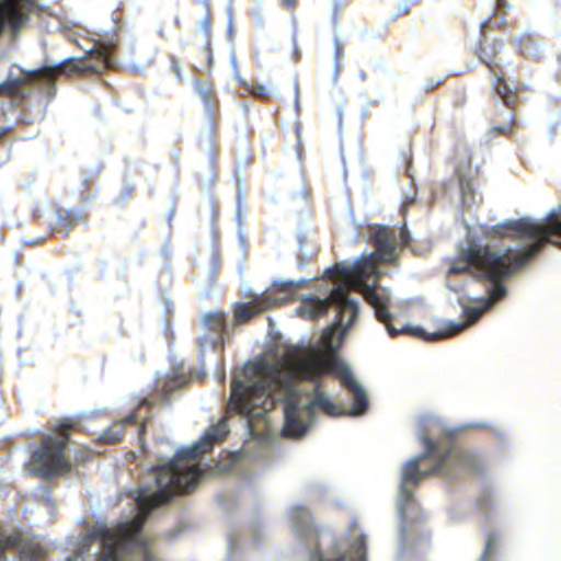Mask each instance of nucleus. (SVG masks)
Instances as JSON below:
<instances>
[{"instance_id": "3", "label": "nucleus", "mask_w": 561, "mask_h": 561, "mask_svg": "<svg viewBox=\"0 0 561 561\" xmlns=\"http://www.w3.org/2000/svg\"><path fill=\"white\" fill-rule=\"evenodd\" d=\"M291 531L297 542V553L309 561H367L366 537L357 534L358 524L353 522L344 543L329 533H319L312 513L304 504L291 506L288 512Z\"/></svg>"}, {"instance_id": "20", "label": "nucleus", "mask_w": 561, "mask_h": 561, "mask_svg": "<svg viewBox=\"0 0 561 561\" xmlns=\"http://www.w3.org/2000/svg\"><path fill=\"white\" fill-rule=\"evenodd\" d=\"M204 105V112L207 119V123L210 128H213L216 124V105L215 100L211 95L202 100Z\"/></svg>"}, {"instance_id": "52", "label": "nucleus", "mask_w": 561, "mask_h": 561, "mask_svg": "<svg viewBox=\"0 0 561 561\" xmlns=\"http://www.w3.org/2000/svg\"><path fill=\"white\" fill-rule=\"evenodd\" d=\"M255 2H260V0H254Z\"/></svg>"}, {"instance_id": "51", "label": "nucleus", "mask_w": 561, "mask_h": 561, "mask_svg": "<svg viewBox=\"0 0 561 561\" xmlns=\"http://www.w3.org/2000/svg\"><path fill=\"white\" fill-rule=\"evenodd\" d=\"M141 448H142V454H144V453H145V450H146V447H145V443H144V442H142Z\"/></svg>"}, {"instance_id": "7", "label": "nucleus", "mask_w": 561, "mask_h": 561, "mask_svg": "<svg viewBox=\"0 0 561 561\" xmlns=\"http://www.w3.org/2000/svg\"><path fill=\"white\" fill-rule=\"evenodd\" d=\"M248 535L232 533L227 539L226 561H239L244 553V547L248 541L254 547L259 545L262 538L261 524L257 518L252 519L247 526Z\"/></svg>"}, {"instance_id": "35", "label": "nucleus", "mask_w": 561, "mask_h": 561, "mask_svg": "<svg viewBox=\"0 0 561 561\" xmlns=\"http://www.w3.org/2000/svg\"><path fill=\"white\" fill-rule=\"evenodd\" d=\"M400 238L403 245H408L410 242L409 232L405 228L400 229Z\"/></svg>"}, {"instance_id": "39", "label": "nucleus", "mask_w": 561, "mask_h": 561, "mask_svg": "<svg viewBox=\"0 0 561 561\" xmlns=\"http://www.w3.org/2000/svg\"><path fill=\"white\" fill-rule=\"evenodd\" d=\"M184 530V526L180 525L170 533V538H175L180 533Z\"/></svg>"}, {"instance_id": "1", "label": "nucleus", "mask_w": 561, "mask_h": 561, "mask_svg": "<svg viewBox=\"0 0 561 561\" xmlns=\"http://www.w3.org/2000/svg\"><path fill=\"white\" fill-rule=\"evenodd\" d=\"M283 405V437L304 438L312 427L316 411L330 417L362 416V385L348 365L333 355L325 369L301 362L289 367L266 360L249 362L236 373L225 416L198 442L179 449L173 458L151 468L142 482V526L165 510L175 496L190 495L203 477L197 459L220 445L229 433L228 422L240 423L245 442L228 453L224 469L244 483H254L256 468L268 463L274 444L270 412ZM145 477L142 476V479ZM142 561H161L142 528Z\"/></svg>"}, {"instance_id": "28", "label": "nucleus", "mask_w": 561, "mask_h": 561, "mask_svg": "<svg viewBox=\"0 0 561 561\" xmlns=\"http://www.w3.org/2000/svg\"><path fill=\"white\" fill-rule=\"evenodd\" d=\"M233 501H234L233 495H231V494H220L219 495V503L226 512H229L234 507Z\"/></svg>"}, {"instance_id": "44", "label": "nucleus", "mask_w": 561, "mask_h": 561, "mask_svg": "<svg viewBox=\"0 0 561 561\" xmlns=\"http://www.w3.org/2000/svg\"><path fill=\"white\" fill-rule=\"evenodd\" d=\"M240 108H241V111H242L243 113H245V114H248V113H249V111H250V106H249V104H248V103H245V102L240 103Z\"/></svg>"}, {"instance_id": "2", "label": "nucleus", "mask_w": 561, "mask_h": 561, "mask_svg": "<svg viewBox=\"0 0 561 561\" xmlns=\"http://www.w3.org/2000/svg\"><path fill=\"white\" fill-rule=\"evenodd\" d=\"M459 430H450L444 421L427 414L419 419L416 437L423 446V453L407 461L400 472L397 512L400 518L399 552L404 553L409 541L407 520L423 518L421 507L414 497V491L421 482L431 477H439L451 483L459 480L466 470L481 474L483 462L472 451L462 450L456 445Z\"/></svg>"}, {"instance_id": "30", "label": "nucleus", "mask_w": 561, "mask_h": 561, "mask_svg": "<svg viewBox=\"0 0 561 561\" xmlns=\"http://www.w3.org/2000/svg\"><path fill=\"white\" fill-rule=\"evenodd\" d=\"M312 261V253L311 252H305L300 251L298 254V265L301 267L308 266Z\"/></svg>"}, {"instance_id": "14", "label": "nucleus", "mask_w": 561, "mask_h": 561, "mask_svg": "<svg viewBox=\"0 0 561 561\" xmlns=\"http://www.w3.org/2000/svg\"><path fill=\"white\" fill-rule=\"evenodd\" d=\"M234 218H236L237 227H238V238H239L240 242L243 244L244 237H243V231H242V222H243V218H244V206L242 203V183L238 176H237V207H236Z\"/></svg>"}, {"instance_id": "12", "label": "nucleus", "mask_w": 561, "mask_h": 561, "mask_svg": "<svg viewBox=\"0 0 561 561\" xmlns=\"http://www.w3.org/2000/svg\"><path fill=\"white\" fill-rule=\"evenodd\" d=\"M136 424V416L134 414L126 419L115 422L100 438L99 443L103 445H115L122 440L123 432L126 425Z\"/></svg>"}, {"instance_id": "43", "label": "nucleus", "mask_w": 561, "mask_h": 561, "mask_svg": "<svg viewBox=\"0 0 561 561\" xmlns=\"http://www.w3.org/2000/svg\"><path fill=\"white\" fill-rule=\"evenodd\" d=\"M495 7L497 10L508 7L506 0H495Z\"/></svg>"}, {"instance_id": "8", "label": "nucleus", "mask_w": 561, "mask_h": 561, "mask_svg": "<svg viewBox=\"0 0 561 561\" xmlns=\"http://www.w3.org/2000/svg\"><path fill=\"white\" fill-rule=\"evenodd\" d=\"M286 300L275 297L273 294L264 291L252 296L251 306L238 305L234 309V320L238 323L250 321L256 313L279 307Z\"/></svg>"}, {"instance_id": "26", "label": "nucleus", "mask_w": 561, "mask_h": 561, "mask_svg": "<svg viewBox=\"0 0 561 561\" xmlns=\"http://www.w3.org/2000/svg\"><path fill=\"white\" fill-rule=\"evenodd\" d=\"M160 257L162 260L163 267L165 270L170 268V262H171V251H170V241L167 240L160 250Z\"/></svg>"}, {"instance_id": "22", "label": "nucleus", "mask_w": 561, "mask_h": 561, "mask_svg": "<svg viewBox=\"0 0 561 561\" xmlns=\"http://www.w3.org/2000/svg\"><path fill=\"white\" fill-rule=\"evenodd\" d=\"M229 61H230V67H231V71H232V76L233 78L242 85V87H248V82L242 79L241 75H240V71H239V67H238V60H237V55H236V51L234 50H231L230 53V57H229Z\"/></svg>"}, {"instance_id": "47", "label": "nucleus", "mask_w": 561, "mask_h": 561, "mask_svg": "<svg viewBox=\"0 0 561 561\" xmlns=\"http://www.w3.org/2000/svg\"><path fill=\"white\" fill-rule=\"evenodd\" d=\"M358 77L360 78V80L365 81L367 79V73L365 71H360L358 73Z\"/></svg>"}, {"instance_id": "33", "label": "nucleus", "mask_w": 561, "mask_h": 561, "mask_svg": "<svg viewBox=\"0 0 561 561\" xmlns=\"http://www.w3.org/2000/svg\"><path fill=\"white\" fill-rule=\"evenodd\" d=\"M199 28L208 36L210 32V23L207 16H204L199 21Z\"/></svg>"}, {"instance_id": "9", "label": "nucleus", "mask_w": 561, "mask_h": 561, "mask_svg": "<svg viewBox=\"0 0 561 561\" xmlns=\"http://www.w3.org/2000/svg\"><path fill=\"white\" fill-rule=\"evenodd\" d=\"M203 320L208 334L202 336L201 347H210L215 351L224 343V334L228 325L227 320L224 316L217 313H208Z\"/></svg>"}, {"instance_id": "19", "label": "nucleus", "mask_w": 561, "mask_h": 561, "mask_svg": "<svg viewBox=\"0 0 561 561\" xmlns=\"http://www.w3.org/2000/svg\"><path fill=\"white\" fill-rule=\"evenodd\" d=\"M468 428H488L496 438L497 443L502 446L507 444L506 433L492 424L489 423H474L467 425Z\"/></svg>"}, {"instance_id": "17", "label": "nucleus", "mask_w": 561, "mask_h": 561, "mask_svg": "<svg viewBox=\"0 0 561 561\" xmlns=\"http://www.w3.org/2000/svg\"><path fill=\"white\" fill-rule=\"evenodd\" d=\"M333 46H334L333 47L334 61H333V69H332V79H333L334 83H336L337 79L340 77V73H341V62L343 59V47L341 45V41L337 35H335V37H334Z\"/></svg>"}, {"instance_id": "34", "label": "nucleus", "mask_w": 561, "mask_h": 561, "mask_svg": "<svg viewBox=\"0 0 561 561\" xmlns=\"http://www.w3.org/2000/svg\"><path fill=\"white\" fill-rule=\"evenodd\" d=\"M405 175L414 182V176L412 174V159L411 157L407 159L405 161Z\"/></svg>"}, {"instance_id": "42", "label": "nucleus", "mask_w": 561, "mask_h": 561, "mask_svg": "<svg viewBox=\"0 0 561 561\" xmlns=\"http://www.w3.org/2000/svg\"><path fill=\"white\" fill-rule=\"evenodd\" d=\"M489 30V23L484 22L480 25V34L481 36H485L486 31Z\"/></svg>"}, {"instance_id": "31", "label": "nucleus", "mask_w": 561, "mask_h": 561, "mask_svg": "<svg viewBox=\"0 0 561 561\" xmlns=\"http://www.w3.org/2000/svg\"><path fill=\"white\" fill-rule=\"evenodd\" d=\"M219 263H220L219 255L217 254V252L215 250H213L211 261H210V270H209L210 276H214L216 274V272L219 267Z\"/></svg>"}, {"instance_id": "23", "label": "nucleus", "mask_w": 561, "mask_h": 561, "mask_svg": "<svg viewBox=\"0 0 561 561\" xmlns=\"http://www.w3.org/2000/svg\"><path fill=\"white\" fill-rule=\"evenodd\" d=\"M247 91H249L254 98L257 99H266L268 96V92L271 91L272 87H265L263 84H256L255 87H252L248 83V87H244Z\"/></svg>"}, {"instance_id": "32", "label": "nucleus", "mask_w": 561, "mask_h": 561, "mask_svg": "<svg viewBox=\"0 0 561 561\" xmlns=\"http://www.w3.org/2000/svg\"><path fill=\"white\" fill-rule=\"evenodd\" d=\"M297 245L299 251H304L307 245V234L301 230L297 231Z\"/></svg>"}, {"instance_id": "49", "label": "nucleus", "mask_w": 561, "mask_h": 561, "mask_svg": "<svg viewBox=\"0 0 561 561\" xmlns=\"http://www.w3.org/2000/svg\"><path fill=\"white\" fill-rule=\"evenodd\" d=\"M337 115H339V123L341 124V122H342V108L341 107L337 108Z\"/></svg>"}, {"instance_id": "50", "label": "nucleus", "mask_w": 561, "mask_h": 561, "mask_svg": "<svg viewBox=\"0 0 561 561\" xmlns=\"http://www.w3.org/2000/svg\"><path fill=\"white\" fill-rule=\"evenodd\" d=\"M146 422H147V420H146L145 417H142V423H141V426H142V434L145 433Z\"/></svg>"}, {"instance_id": "46", "label": "nucleus", "mask_w": 561, "mask_h": 561, "mask_svg": "<svg viewBox=\"0 0 561 561\" xmlns=\"http://www.w3.org/2000/svg\"><path fill=\"white\" fill-rule=\"evenodd\" d=\"M413 203H414V198H412V199H407V201L403 203V208H408V207H409V206H411Z\"/></svg>"}, {"instance_id": "41", "label": "nucleus", "mask_w": 561, "mask_h": 561, "mask_svg": "<svg viewBox=\"0 0 561 561\" xmlns=\"http://www.w3.org/2000/svg\"><path fill=\"white\" fill-rule=\"evenodd\" d=\"M283 2L286 7H289L294 10L297 8V0H283Z\"/></svg>"}, {"instance_id": "37", "label": "nucleus", "mask_w": 561, "mask_h": 561, "mask_svg": "<svg viewBox=\"0 0 561 561\" xmlns=\"http://www.w3.org/2000/svg\"><path fill=\"white\" fill-rule=\"evenodd\" d=\"M400 12L402 15H408L409 12H410V9H409V2L408 1H403L401 4H400V8H399Z\"/></svg>"}, {"instance_id": "36", "label": "nucleus", "mask_w": 561, "mask_h": 561, "mask_svg": "<svg viewBox=\"0 0 561 561\" xmlns=\"http://www.w3.org/2000/svg\"><path fill=\"white\" fill-rule=\"evenodd\" d=\"M175 215V204L172 203L167 211V222L171 224L173 217Z\"/></svg>"}, {"instance_id": "29", "label": "nucleus", "mask_w": 561, "mask_h": 561, "mask_svg": "<svg viewBox=\"0 0 561 561\" xmlns=\"http://www.w3.org/2000/svg\"><path fill=\"white\" fill-rule=\"evenodd\" d=\"M171 70H172V73L174 75V77L176 79H179L180 81H183L184 78L182 76V64L181 61L175 58V57H172L171 58Z\"/></svg>"}, {"instance_id": "21", "label": "nucleus", "mask_w": 561, "mask_h": 561, "mask_svg": "<svg viewBox=\"0 0 561 561\" xmlns=\"http://www.w3.org/2000/svg\"><path fill=\"white\" fill-rule=\"evenodd\" d=\"M307 489L311 496L322 499L328 493V486L321 481H310L307 484Z\"/></svg>"}, {"instance_id": "25", "label": "nucleus", "mask_w": 561, "mask_h": 561, "mask_svg": "<svg viewBox=\"0 0 561 561\" xmlns=\"http://www.w3.org/2000/svg\"><path fill=\"white\" fill-rule=\"evenodd\" d=\"M194 89L201 100L211 95V88L205 81L197 80L194 84Z\"/></svg>"}, {"instance_id": "15", "label": "nucleus", "mask_w": 561, "mask_h": 561, "mask_svg": "<svg viewBox=\"0 0 561 561\" xmlns=\"http://www.w3.org/2000/svg\"><path fill=\"white\" fill-rule=\"evenodd\" d=\"M494 499L492 495V488L490 485H485L481 494L477 499L478 510L485 516V518L490 517V512L494 506Z\"/></svg>"}, {"instance_id": "27", "label": "nucleus", "mask_w": 561, "mask_h": 561, "mask_svg": "<svg viewBox=\"0 0 561 561\" xmlns=\"http://www.w3.org/2000/svg\"><path fill=\"white\" fill-rule=\"evenodd\" d=\"M445 82V77L443 76H436L433 78H430L424 83V90L425 92H430L434 90L436 87L443 84Z\"/></svg>"}, {"instance_id": "10", "label": "nucleus", "mask_w": 561, "mask_h": 561, "mask_svg": "<svg viewBox=\"0 0 561 561\" xmlns=\"http://www.w3.org/2000/svg\"><path fill=\"white\" fill-rule=\"evenodd\" d=\"M87 224L88 219L80 211L75 213L69 209H57L49 219L53 231L65 234H68L71 229Z\"/></svg>"}, {"instance_id": "13", "label": "nucleus", "mask_w": 561, "mask_h": 561, "mask_svg": "<svg viewBox=\"0 0 561 561\" xmlns=\"http://www.w3.org/2000/svg\"><path fill=\"white\" fill-rule=\"evenodd\" d=\"M516 45L519 54L529 59L539 58L542 56V49L539 45L538 38L530 34H522L516 37Z\"/></svg>"}, {"instance_id": "45", "label": "nucleus", "mask_w": 561, "mask_h": 561, "mask_svg": "<svg viewBox=\"0 0 561 561\" xmlns=\"http://www.w3.org/2000/svg\"><path fill=\"white\" fill-rule=\"evenodd\" d=\"M206 49H207V53H208V56H207L208 67L210 68V67H211V65H213V56H211V54H210V47H209V45L207 46V48H206Z\"/></svg>"}, {"instance_id": "4", "label": "nucleus", "mask_w": 561, "mask_h": 561, "mask_svg": "<svg viewBox=\"0 0 561 561\" xmlns=\"http://www.w3.org/2000/svg\"><path fill=\"white\" fill-rule=\"evenodd\" d=\"M478 57L482 62L489 66L492 72V84L494 93L499 101L503 104L501 115L504 124L502 126L495 127L493 131L500 135H505L515 122L513 112L515 103L522 101V93L530 94L531 90L525 83L517 84L514 81H511L510 78L506 79L505 72L500 68V66L497 64L494 66L491 64V55L486 53L482 45L480 46Z\"/></svg>"}, {"instance_id": "6", "label": "nucleus", "mask_w": 561, "mask_h": 561, "mask_svg": "<svg viewBox=\"0 0 561 561\" xmlns=\"http://www.w3.org/2000/svg\"><path fill=\"white\" fill-rule=\"evenodd\" d=\"M186 383L187 380L185 379V368L183 365L175 367L171 375L158 373L153 390L148 396H142V409L164 404L169 401L172 392L181 390Z\"/></svg>"}, {"instance_id": "48", "label": "nucleus", "mask_w": 561, "mask_h": 561, "mask_svg": "<svg viewBox=\"0 0 561 561\" xmlns=\"http://www.w3.org/2000/svg\"><path fill=\"white\" fill-rule=\"evenodd\" d=\"M298 87H296V100H295V103H296V106L299 107V96H298Z\"/></svg>"}, {"instance_id": "24", "label": "nucleus", "mask_w": 561, "mask_h": 561, "mask_svg": "<svg viewBox=\"0 0 561 561\" xmlns=\"http://www.w3.org/2000/svg\"><path fill=\"white\" fill-rule=\"evenodd\" d=\"M38 493H39V504L49 508L54 505V501L53 499L50 497L49 495V492H48V488L46 485H41V488H38Z\"/></svg>"}, {"instance_id": "18", "label": "nucleus", "mask_w": 561, "mask_h": 561, "mask_svg": "<svg viewBox=\"0 0 561 561\" xmlns=\"http://www.w3.org/2000/svg\"><path fill=\"white\" fill-rule=\"evenodd\" d=\"M308 284V280L307 279H300V280H283V279H275L273 282V288L276 290V291H279V293H291L293 290L304 286V285H307Z\"/></svg>"}, {"instance_id": "38", "label": "nucleus", "mask_w": 561, "mask_h": 561, "mask_svg": "<svg viewBox=\"0 0 561 561\" xmlns=\"http://www.w3.org/2000/svg\"><path fill=\"white\" fill-rule=\"evenodd\" d=\"M232 31H233V21H232V16L230 14L229 19H228V25H227V33H228L229 37H231V35H232Z\"/></svg>"}, {"instance_id": "16", "label": "nucleus", "mask_w": 561, "mask_h": 561, "mask_svg": "<svg viewBox=\"0 0 561 561\" xmlns=\"http://www.w3.org/2000/svg\"><path fill=\"white\" fill-rule=\"evenodd\" d=\"M499 535L496 531H490L484 545L483 552L479 561H494L497 551Z\"/></svg>"}, {"instance_id": "5", "label": "nucleus", "mask_w": 561, "mask_h": 561, "mask_svg": "<svg viewBox=\"0 0 561 561\" xmlns=\"http://www.w3.org/2000/svg\"><path fill=\"white\" fill-rule=\"evenodd\" d=\"M68 437L64 433L45 436L30 461L31 471L42 478H51L70 467L66 455Z\"/></svg>"}, {"instance_id": "40", "label": "nucleus", "mask_w": 561, "mask_h": 561, "mask_svg": "<svg viewBox=\"0 0 561 561\" xmlns=\"http://www.w3.org/2000/svg\"><path fill=\"white\" fill-rule=\"evenodd\" d=\"M163 304H164V312L171 313L172 312V302H170L169 299L165 298Z\"/></svg>"}, {"instance_id": "11", "label": "nucleus", "mask_w": 561, "mask_h": 561, "mask_svg": "<svg viewBox=\"0 0 561 561\" xmlns=\"http://www.w3.org/2000/svg\"><path fill=\"white\" fill-rule=\"evenodd\" d=\"M456 173L459 180L462 207L465 210L470 211L473 205L480 202L481 196L474 190V181L470 170L469 173H466L465 165L459 163L456 167Z\"/></svg>"}]
</instances>
